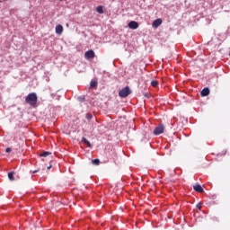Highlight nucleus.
<instances>
[{
  "mask_svg": "<svg viewBox=\"0 0 230 230\" xmlns=\"http://www.w3.org/2000/svg\"><path fill=\"white\" fill-rule=\"evenodd\" d=\"M84 57H85V58H88V59L94 58V57H95L94 50L86 51L84 54Z\"/></svg>",
  "mask_w": 230,
  "mask_h": 230,
  "instance_id": "5",
  "label": "nucleus"
},
{
  "mask_svg": "<svg viewBox=\"0 0 230 230\" xmlns=\"http://www.w3.org/2000/svg\"><path fill=\"white\" fill-rule=\"evenodd\" d=\"M92 164H94L95 166H98V164H100V159H94L92 160Z\"/></svg>",
  "mask_w": 230,
  "mask_h": 230,
  "instance_id": "14",
  "label": "nucleus"
},
{
  "mask_svg": "<svg viewBox=\"0 0 230 230\" xmlns=\"http://www.w3.org/2000/svg\"><path fill=\"white\" fill-rule=\"evenodd\" d=\"M37 172H39V171H37V170H36V171H33V173H37Z\"/></svg>",
  "mask_w": 230,
  "mask_h": 230,
  "instance_id": "21",
  "label": "nucleus"
},
{
  "mask_svg": "<svg viewBox=\"0 0 230 230\" xmlns=\"http://www.w3.org/2000/svg\"><path fill=\"white\" fill-rule=\"evenodd\" d=\"M5 152H6L7 154H10V152H12V148H11V147H7V148L5 149Z\"/></svg>",
  "mask_w": 230,
  "mask_h": 230,
  "instance_id": "18",
  "label": "nucleus"
},
{
  "mask_svg": "<svg viewBox=\"0 0 230 230\" xmlns=\"http://www.w3.org/2000/svg\"><path fill=\"white\" fill-rule=\"evenodd\" d=\"M129 94H132V91H130V87H128V86H126L125 88H122L119 92V96L120 98H127V96H128Z\"/></svg>",
  "mask_w": 230,
  "mask_h": 230,
  "instance_id": "2",
  "label": "nucleus"
},
{
  "mask_svg": "<svg viewBox=\"0 0 230 230\" xmlns=\"http://www.w3.org/2000/svg\"><path fill=\"white\" fill-rule=\"evenodd\" d=\"M146 98H148V93H145Z\"/></svg>",
  "mask_w": 230,
  "mask_h": 230,
  "instance_id": "20",
  "label": "nucleus"
},
{
  "mask_svg": "<svg viewBox=\"0 0 230 230\" xmlns=\"http://www.w3.org/2000/svg\"><path fill=\"white\" fill-rule=\"evenodd\" d=\"M38 100L39 98L37 97V93H29L25 98L26 103H28V105H30L31 107H37Z\"/></svg>",
  "mask_w": 230,
  "mask_h": 230,
  "instance_id": "1",
  "label": "nucleus"
},
{
  "mask_svg": "<svg viewBox=\"0 0 230 230\" xmlns=\"http://www.w3.org/2000/svg\"><path fill=\"white\" fill-rule=\"evenodd\" d=\"M96 85H98V83L96 81H91L90 87L92 89H94V87H96Z\"/></svg>",
  "mask_w": 230,
  "mask_h": 230,
  "instance_id": "12",
  "label": "nucleus"
},
{
  "mask_svg": "<svg viewBox=\"0 0 230 230\" xmlns=\"http://www.w3.org/2000/svg\"><path fill=\"white\" fill-rule=\"evenodd\" d=\"M40 157H48V155H51V153L50 152H43L42 154L40 155Z\"/></svg>",
  "mask_w": 230,
  "mask_h": 230,
  "instance_id": "13",
  "label": "nucleus"
},
{
  "mask_svg": "<svg viewBox=\"0 0 230 230\" xmlns=\"http://www.w3.org/2000/svg\"><path fill=\"white\" fill-rule=\"evenodd\" d=\"M0 3H3V0H0Z\"/></svg>",
  "mask_w": 230,
  "mask_h": 230,
  "instance_id": "23",
  "label": "nucleus"
},
{
  "mask_svg": "<svg viewBox=\"0 0 230 230\" xmlns=\"http://www.w3.org/2000/svg\"><path fill=\"white\" fill-rule=\"evenodd\" d=\"M8 177H9L10 181L15 180V178H13V172H8Z\"/></svg>",
  "mask_w": 230,
  "mask_h": 230,
  "instance_id": "16",
  "label": "nucleus"
},
{
  "mask_svg": "<svg viewBox=\"0 0 230 230\" xmlns=\"http://www.w3.org/2000/svg\"><path fill=\"white\" fill-rule=\"evenodd\" d=\"M49 168H51V166L48 167V170H49Z\"/></svg>",
  "mask_w": 230,
  "mask_h": 230,
  "instance_id": "22",
  "label": "nucleus"
},
{
  "mask_svg": "<svg viewBox=\"0 0 230 230\" xmlns=\"http://www.w3.org/2000/svg\"><path fill=\"white\" fill-rule=\"evenodd\" d=\"M196 208H197L198 209H202V204L198 203V204L196 205Z\"/></svg>",
  "mask_w": 230,
  "mask_h": 230,
  "instance_id": "17",
  "label": "nucleus"
},
{
  "mask_svg": "<svg viewBox=\"0 0 230 230\" xmlns=\"http://www.w3.org/2000/svg\"><path fill=\"white\" fill-rule=\"evenodd\" d=\"M82 143H84V145H86L88 148H91L92 146L91 142H89V140H87V138L85 137H82Z\"/></svg>",
  "mask_w": 230,
  "mask_h": 230,
  "instance_id": "10",
  "label": "nucleus"
},
{
  "mask_svg": "<svg viewBox=\"0 0 230 230\" xmlns=\"http://www.w3.org/2000/svg\"><path fill=\"white\" fill-rule=\"evenodd\" d=\"M163 24V20L161 19H156L153 22V28H159Z\"/></svg>",
  "mask_w": 230,
  "mask_h": 230,
  "instance_id": "7",
  "label": "nucleus"
},
{
  "mask_svg": "<svg viewBox=\"0 0 230 230\" xmlns=\"http://www.w3.org/2000/svg\"><path fill=\"white\" fill-rule=\"evenodd\" d=\"M201 96H209V88H204L201 91Z\"/></svg>",
  "mask_w": 230,
  "mask_h": 230,
  "instance_id": "9",
  "label": "nucleus"
},
{
  "mask_svg": "<svg viewBox=\"0 0 230 230\" xmlns=\"http://www.w3.org/2000/svg\"><path fill=\"white\" fill-rule=\"evenodd\" d=\"M193 190L195 191H198V193H204V189L202 188V186H200V184L194 185Z\"/></svg>",
  "mask_w": 230,
  "mask_h": 230,
  "instance_id": "6",
  "label": "nucleus"
},
{
  "mask_svg": "<svg viewBox=\"0 0 230 230\" xmlns=\"http://www.w3.org/2000/svg\"><path fill=\"white\" fill-rule=\"evenodd\" d=\"M164 132V126L163 124H159L154 130L155 136H159Z\"/></svg>",
  "mask_w": 230,
  "mask_h": 230,
  "instance_id": "3",
  "label": "nucleus"
},
{
  "mask_svg": "<svg viewBox=\"0 0 230 230\" xmlns=\"http://www.w3.org/2000/svg\"><path fill=\"white\" fill-rule=\"evenodd\" d=\"M128 28H130V30H137L139 28V23L136 21H131L128 23Z\"/></svg>",
  "mask_w": 230,
  "mask_h": 230,
  "instance_id": "4",
  "label": "nucleus"
},
{
  "mask_svg": "<svg viewBox=\"0 0 230 230\" xmlns=\"http://www.w3.org/2000/svg\"><path fill=\"white\" fill-rule=\"evenodd\" d=\"M152 87H157L159 85V83L156 80L151 81Z\"/></svg>",
  "mask_w": 230,
  "mask_h": 230,
  "instance_id": "15",
  "label": "nucleus"
},
{
  "mask_svg": "<svg viewBox=\"0 0 230 230\" xmlns=\"http://www.w3.org/2000/svg\"><path fill=\"white\" fill-rule=\"evenodd\" d=\"M63 31H64V27L61 24H58L56 26V33L58 35H62Z\"/></svg>",
  "mask_w": 230,
  "mask_h": 230,
  "instance_id": "8",
  "label": "nucleus"
},
{
  "mask_svg": "<svg viewBox=\"0 0 230 230\" xmlns=\"http://www.w3.org/2000/svg\"><path fill=\"white\" fill-rule=\"evenodd\" d=\"M86 118H87V119H92L93 115H91V114H87V115H86Z\"/></svg>",
  "mask_w": 230,
  "mask_h": 230,
  "instance_id": "19",
  "label": "nucleus"
},
{
  "mask_svg": "<svg viewBox=\"0 0 230 230\" xmlns=\"http://www.w3.org/2000/svg\"><path fill=\"white\" fill-rule=\"evenodd\" d=\"M96 12L98 13H103V6H102V5L97 6Z\"/></svg>",
  "mask_w": 230,
  "mask_h": 230,
  "instance_id": "11",
  "label": "nucleus"
}]
</instances>
